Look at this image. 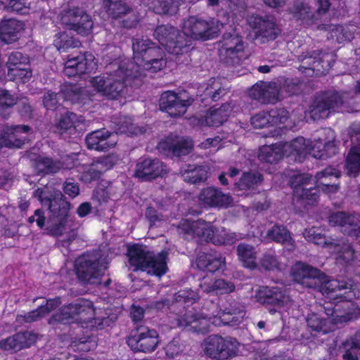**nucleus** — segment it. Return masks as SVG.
I'll return each instance as SVG.
<instances>
[{"instance_id":"nucleus-1","label":"nucleus","mask_w":360,"mask_h":360,"mask_svg":"<svg viewBox=\"0 0 360 360\" xmlns=\"http://www.w3.org/2000/svg\"><path fill=\"white\" fill-rule=\"evenodd\" d=\"M215 311L210 314H202L194 309H186L185 307L176 314V326L188 328V330L198 333H206L210 330V324L215 326L238 325L245 315V309L240 302L229 299L224 309H219L218 305L212 303Z\"/></svg>"},{"instance_id":"nucleus-2","label":"nucleus","mask_w":360,"mask_h":360,"mask_svg":"<svg viewBox=\"0 0 360 360\" xmlns=\"http://www.w3.org/2000/svg\"><path fill=\"white\" fill-rule=\"evenodd\" d=\"M292 271L295 281L307 288H319L322 294L330 299L342 296L343 290H349L347 293L352 292L355 297L360 298V290L354 291L355 287L351 281L327 279L320 270L301 262H297Z\"/></svg>"},{"instance_id":"nucleus-3","label":"nucleus","mask_w":360,"mask_h":360,"mask_svg":"<svg viewBox=\"0 0 360 360\" xmlns=\"http://www.w3.org/2000/svg\"><path fill=\"white\" fill-rule=\"evenodd\" d=\"M340 173L336 169L328 167L317 172L315 178L316 186L308 187L311 180V176L307 174H300L292 177L290 184L293 188L294 199L300 200L306 204H314L319 198L320 189L326 193H335L338 189V185L330 181L332 177L338 179Z\"/></svg>"},{"instance_id":"nucleus-4","label":"nucleus","mask_w":360,"mask_h":360,"mask_svg":"<svg viewBox=\"0 0 360 360\" xmlns=\"http://www.w3.org/2000/svg\"><path fill=\"white\" fill-rule=\"evenodd\" d=\"M43 206L49 211L46 221V230L53 236H60L66 231V219L70 210V203L60 191H50L49 188H38L34 193Z\"/></svg>"},{"instance_id":"nucleus-5","label":"nucleus","mask_w":360,"mask_h":360,"mask_svg":"<svg viewBox=\"0 0 360 360\" xmlns=\"http://www.w3.org/2000/svg\"><path fill=\"white\" fill-rule=\"evenodd\" d=\"M132 49L134 62L122 63H125L127 69L132 70L134 72L138 70L139 77L143 75L145 70L156 72L166 66L164 51L151 40L144 38L134 39Z\"/></svg>"},{"instance_id":"nucleus-6","label":"nucleus","mask_w":360,"mask_h":360,"mask_svg":"<svg viewBox=\"0 0 360 360\" xmlns=\"http://www.w3.org/2000/svg\"><path fill=\"white\" fill-rule=\"evenodd\" d=\"M284 148L285 151L289 150L290 154L297 155L300 158L311 154L315 158L325 159L336 153L334 131L330 128L323 129L313 143L300 136L285 143Z\"/></svg>"},{"instance_id":"nucleus-7","label":"nucleus","mask_w":360,"mask_h":360,"mask_svg":"<svg viewBox=\"0 0 360 360\" xmlns=\"http://www.w3.org/2000/svg\"><path fill=\"white\" fill-rule=\"evenodd\" d=\"M122 63L118 69L93 77L90 82L98 93L110 100H116L124 95L127 82L131 78L139 77V71L134 72Z\"/></svg>"},{"instance_id":"nucleus-8","label":"nucleus","mask_w":360,"mask_h":360,"mask_svg":"<svg viewBox=\"0 0 360 360\" xmlns=\"http://www.w3.org/2000/svg\"><path fill=\"white\" fill-rule=\"evenodd\" d=\"M128 255L130 264L136 269L158 276L164 275L167 270L166 252L155 255L146 246L134 245L129 248Z\"/></svg>"},{"instance_id":"nucleus-9","label":"nucleus","mask_w":360,"mask_h":360,"mask_svg":"<svg viewBox=\"0 0 360 360\" xmlns=\"http://www.w3.org/2000/svg\"><path fill=\"white\" fill-rule=\"evenodd\" d=\"M178 233L187 238H200L205 241H211L215 245L231 244L233 238L222 229L219 231L210 222L200 219L197 221L181 220L178 226Z\"/></svg>"},{"instance_id":"nucleus-10","label":"nucleus","mask_w":360,"mask_h":360,"mask_svg":"<svg viewBox=\"0 0 360 360\" xmlns=\"http://www.w3.org/2000/svg\"><path fill=\"white\" fill-rule=\"evenodd\" d=\"M76 273L78 278L84 284H99L106 269L105 259L100 252L84 255L75 261Z\"/></svg>"},{"instance_id":"nucleus-11","label":"nucleus","mask_w":360,"mask_h":360,"mask_svg":"<svg viewBox=\"0 0 360 360\" xmlns=\"http://www.w3.org/2000/svg\"><path fill=\"white\" fill-rule=\"evenodd\" d=\"M238 346V342L233 338L212 335L205 340L203 350L205 354L211 359L226 360L237 354Z\"/></svg>"},{"instance_id":"nucleus-12","label":"nucleus","mask_w":360,"mask_h":360,"mask_svg":"<svg viewBox=\"0 0 360 360\" xmlns=\"http://www.w3.org/2000/svg\"><path fill=\"white\" fill-rule=\"evenodd\" d=\"M153 35L171 54H184L191 49L190 41L184 39L179 30L173 26L160 25L155 30Z\"/></svg>"},{"instance_id":"nucleus-13","label":"nucleus","mask_w":360,"mask_h":360,"mask_svg":"<svg viewBox=\"0 0 360 360\" xmlns=\"http://www.w3.org/2000/svg\"><path fill=\"white\" fill-rule=\"evenodd\" d=\"M219 29L213 20L206 21L195 16H191L184 20L182 33L184 38L190 41L208 40L217 36Z\"/></svg>"},{"instance_id":"nucleus-14","label":"nucleus","mask_w":360,"mask_h":360,"mask_svg":"<svg viewBox=\"0 0 360 360\" xmlns=\"http://www.w3.org/2000/svg\"><path fill=\"white\" fill-rule=\"evenodd\" d=\"M244 49L242 37L235 31L224 33L222 39L218 42L220 60L231 65L240 63Z\"/></svg>"},{"instance_id":"nucleus-15","label":"nucleus","mask_w":360,"mask_h":360,"mask_svg":"<svg viewBox=\"0 0 360 360\" xmlns=\"http://www.w3.org/2000/svg\"><path fill=\"white\" fill-rule=\"evenodd\" d=\"M94 316L92 302L84 299H79L75 302L63 307L59 312L49 319V324L56 323H68L70 319L79 316L80 319L88 321Z\"/></svg>"},{"instance_id":"nucleus-16","label":"nucleus","mask_w":360,"mask_h":360,"mask_svg":"<svg viewBox=\"0 0 360 360\" xmlns=\"http://www.w3.org/2000/svg\"><path fill=\"white\" fill-rule=\"evenodd\" d=\"M127 342L133 350L148 353L157 348L160 340L155 329L145 325H138L134 327Z\"/></svg>"},{"instance_id":"nucleus-17","label":"nucleus","mask_w":360,"mask_h":360,"mask_svg":"<svg viewBox=\"0 0 360 360\" xmlns=\"http://www.w3.org/2000/svg\"><path fill=\"white\" fill-rule=\"evenodd\" d=\"M347 96V93L340 95L336 91H328L316 97L310 111L311 117L314 120L327 118L331 112L342 106Z\"/></svg>"},{"instance_id":"nucleus-18","label":"nucleus","mask_w":360,"mask_h":360,"mask_svg":"<svg viewBox=\"0 0 360 360\" xmlns=\"http://www.w3.org/2000/svg\"><path fill=\"white\" fill-rule=\"evenodd\" d=\"M60 20L68 29L81 35H88L93 28L91 17L82 8L74 7L64 11Z\"/></svg>"},{"instance_id":"nucleus-19","label":"nucleus","mask_w":360,"mask_h":360,"mask_svg":"<svg viewBox=\"0 0 360 360\" xmlns=\"http://www.w3.org/2000/svg\"><path fill=\"white\" fill-rule=\"evenodd\" d=\"M248 23L255 30L256 39L261 43L275 40L281 33L272 16L252 15L248 19Z\"/></svg>"},{"instance_id":"nucleus-20","label":"nucleus","mask_w":360,"mask_h":360,"mask_svg":"<svg viewBox=\"0 0 360 360\" xmlns=\"http://www.w3.org/2000/svg\"><path fill=\"white\" fill-rule=\"evenodd\" d=\"M330 57L327 53L322 51H312L303 53L298 57L300 62V68L307 70L308 76L313 75H319L323 74L330 68V65L327 59Z\"/></svg>"},{"instance_id":"nucleus-21","label":"nucleus","mask_w":360,"mask_h":360,"mask_svg":"<svg viewBox=\"0 0 360 360\" xmlns=\"http://www.w3.org/2000/svg\"><path fill=\"white\" fill-rule=\"evenodd\" d=\"M280 85L275 82H259L249 91L251 98L262 104H274L281 100Z\"/></svg>"},{"instance_id":"nucleus-22","label":"nucleus","mask_w":360,"mask_h":360,"mask_svg":"<svg viewBox=\"0 0 360 360\" xmlns=\"http://www.w3.org/2000/svg\"><path fill=\"white\" fill-rule=\"evenodd\" d=\"M95 57L89 52L69 56L65 63L63 72L68 77L82 75L91 72L96 68Z\"/></svg>"},{"instance_id":"nucleus-23","label":"nucleus","mask_w":360,"mask_h":360,"mask_svg":"<svg viewBox=\"0 0 360 360\" xmlns=\"http://www.w3.org/2000/svg\"><path fill=\"white\" fill-rule=\"evenodd\" d=\"M193 99L184 98L172 91L164 92L160 99V108L165 111L170 117H179L187 110V108L191 105Z\"/></svg>"},{"instance_id":"nucleus-24","label":"nucleus","mask_w":360,"mask_h":360,"mask_svg":"<svg viewBox=\"0 0 360 360\" xmlns=\"http://www.w3.org/2000/svg\"><path fill=\"white\" fill-rule=\"evenodd\" d=\"M167 172L166 166L157 158L140 160L136 166L134 175L144 181L152 180L162 176Z\"/></svg>"},{"instance_id":"nucleus-25","label":"nucleus","mask_w":360,"mask_h":360,"mask_svg":"<svg viewBox=\"0 0 360 360\" xmlns=\"http://www.w3.org/2000/svg\"><path fill=\"white\" fill-rule=\"evenodd\" d=\"M255 297L260 303L273 304L278 307L287 306L291 302L285 291L278 286L261 287L257 290Z\"/></svg>"},{"instance_id":"nucleus-26","label":"nucleus","mask_w":360,"mask_h":360,"mask_svg":"<svg viewBox=\"0 0 360 360\" xmlns=\"http://www.w3.org/2000/svg\"><path fill=\"white\" fill-rule=\"evenodd\" d=\"M199 200L204 206L210 207L227 208L233 205V200L229 194L214 187H207L202 190Z\"/></svg>"},{"instance_id":"nucleus-27","label":"nucleus","mask_w":360,"mask_h":360,"mask_svg":"<svg viewBox=\"0 0 360 360\" xmlns=\"http://www.w3.org/2000/svg\"><path fill=\"white\" fill-rule=\"evenodd\" d=\"M351 143H357L350 149L346 161V168L349 175L356 176L360 171V130L356 127H352L349 130Z\"/></svg>"},{"instance_id":"nucleus-28","label":"nucleus","mask_w":360,"mask_h":360,"mask_svg":"<svg viewBox=\"0 0 360 360\" xmlns=\"http://www.w3.org/2000/svg\"><path fill=\"white\" fill-rule=\"evenodd\" d=\"M328 222L334 226H339L340 231L345 235L356 234L359 233V217L356 214L345 212L332 213L328 218Z\"/></svg>"},{"instance_id":"nucleus-29","label":"nucleus","mask_w":360,"mask_h":360,"mask_svg":"<svg viewBox=\"0 0 360 360\" xmlns=\"http://www.w3.org/2000/svg\"><path fill=\"white\" fill-rule=\"evenodd\" d=\"M116 135L105 130H97L86 137L88 148L97 151H105L114 147L117 143Z\"/></svg>"},{"instance_id":"nucleus-30","label":"nucleus","mask_w":360,"mask_h":360,"mask_svg":"<svg viewBox=\"0 0 360 360\" xmlns=\"http://www.w3.org/2000/svg\"><path fill=\"white\" fill-rule=\"evenodd\" d=\"M36 340V335L30 332L18 333L0 342V348L11 352H16L30 347Z\"/></svg>"},{"instance_id":"nucleus-31","label":"nucleus","mask_w":360,"mask_h":360,"mask_svg":"<svg viewBox=\"0 0 360 360\" xmlns=\"http://www.w3.org/2000/svg\"><path fill=\"white\" fill-rule=\"evenodd\" d=\"M75 167L69 156L63 158V162L53 160L49 158L39 156L34 162V168L39 174H53L61 169H70Z\"/></svg>"},{"instance_id":"nucleus-32","label":"nucleus","mask_w":360,"mask_h":360,"mask_svg":"<svg viewBox=\"0 0 360 360\" xmlns=\"http://www.w3.org/2000/svg\"><path fill=\"white\" fill-rule=\"evenodd\" d=\"M25 29L22 21L14 18L4 19L0 22V39L6 44L17 41Z\"/></svg>"},{"instance_id":"nucleus-33","label":"nucleus","mask_w":360,"mask_h":360,"mask_svg":"<svg viewBox=\"0 0 360 360\" xmlns=\"http://www.w3.org/2000/svg\"><path fill=\"white\" fill-rule=\"evenodd\" d=\"M350 306L352 304L347 301H342L334 306L330 303L323 307L324 311L320 314L332 321V328H333L335 321H346L351 318Z\"/></svg>"},{"instance_id":"nucleus-34","label":"nucleus","mask_w":360,"mask_h":360,"mask_svg":"<svg viewBox=\"0 0 360 360\" xmlns=\"http://www.w3.org/2000/svg\"><path fill=\"white\" fill-rule=\"evenodd\" d=\"M192 141L189 139L176 137L175 139L167 138L160 143V148L167 150L175 156H181L188 154L192 149Z\"/></svg>"},{"instance_id":"nucleus-35","label":"nucleus","mask_w":360,"mask_h":360,"mask_svg":"<svg viewBox=\"0 0 360 360\" xmlns=\"http://www.w3.org/2000/svg\"><path fill=\"white\" fill-rule=\"evenodd\" d=\"M232 110L229 103H224L217 108H212L205 115L202 124L217 127L227 120Z\"/></svg>"},{"instance_id":"nucleus-36","label":"nucleus","mask_w":360,"mask_h":360,"mask_svg":"<svg viewBox=\"0 0 360 360\" xmlns=\"http://www.w3.org/2000/svg\"><path fill=\"white\" fill-rule=\"evenodd\" d=\"M196 264L200 270L215 272L225 266V258L217 252H202L198 256Z\"/></svg>"},{"instance_id":"nucleus-37","label":"nucleus","mask_w":360,"mask_h":360,"mask_svg":"<svg viewBox=\"0 0 360 360\" xmlns=\"http://www.w3.org/2000/svg\"><path fill=\"white\" fill-rule=\"evenodd\" d=\"M30 130L27 125L6 126L3 131L6 136L7 142H11L9 148H21L24 145L26 137L23 135Z\"/></svg>"},{"instance_id":"nucleus-38","label":"nucleus","mask_w":360,"mask_h":360,"mask_svg":"<svg viewBox=\"0 0 360 360\" xmlns=\"http://www.w3.org/2000/svg\"><path fill=\"white\" fill-rule=\"evenodd\" d=\"M180 174L184 181L198 184L207 179V169L203 165H188L180 169Z\"/></svg>"},{"instance_id":"nucleus-39","label":"nucleus","mask_w":360,"mask_h":360,"mask_svg":"<svg viewBox=\"0 0 360 360\" xmlns=\"http://www.w3.org/2000/svg\"><path fill=\"white\" fill-rule=\"evenodd\" d=\"M202 292L207 294H226L234 291L235 285L233 283L224 279H217L214 281H203L199 284Z\"/></svg>"},{"instance_id":"nucleus-40","label":"nucleus","mask_w":360,"mask_h":360,"mask_svg":"<svg viewBox=\"0 0 360 360\" xmlns=\"http://www.w3.org/2000/svg\"><path fill=\"white\" fill-rule=\"evenodd\" d=\"M182 0H145L144 3L157 14L173 15L178 11Z\"/></svg>"},{"instance_id":"nucleus-41","label":"nucleus","mask_w":360,"mask_h":360,"mask_svg":"<svg viewBox=\"0 0 360 360\" xmlns=\"http://www.w3.org/2000/svg\"><path fill=\"white\" fill-rule=\"evenodd\" d=\"M290 13L295 19L307 25L314 24L318 20L316 13L313 12L307 4L302 1H295L290 8Z\"/></svg>"},{"instance_id":"nucleus-42","label":"nucleus","mask_w":360,"mask_h":360,"mask_svg":"<svg viewBox=\"0 0 360 360\" xmlns=\"http://www.w3.org/2000/svg\"><path fill=\"white\" fill-rule=\"evenodd\" d=\"M267 236L272 240L281 243L288 251L295 248L294 240L290 231L281 225H275L267 232Z\"/></svg>"},{"instance_id":"nucleus-43","label":"nucleus","mask_w":360,"mask_h":360,"mask_svg":"<svg viewBox=\"0 0 360 360\" xmlns=\"http://www.w3.org/2000/svg\"><path fill=\"white\" fill-rule=\"evenodd\" d=\"M103 8L109 16L112 18H120L132 12L122 0H103Z\"/></svg>"},{"instance_id":"nucleus-44","label":"nucleus","mask_w":360,"mask_h":360,"mask_svg":"<svg viewBox=\"0 0 360 360\" xmlns=\"http://www.w3.org/2000/svg\"><path fill=\"white\" fill-rule=\"evenodd\" d=\"M116 134H127L128 135H139L143 134L144 127H136L134 124L131 117L121 115L115 118Z\"/></svg>"},{"instance_id":"nucleus-45","label":"nucleus","mask_w":360,"mask_h":360,"mask_svg":"<svg viewBox=\"0 0 360 360\" xmlns=\"http://www.w3.org/2000/svg\"><path fill=\"white\" fill-rule=\"evenodd\" d=\"M307 326L313 330L327 333L333 330L332 321L323 314L311 313L307 318Z\"/></svg>"},{"instance_id":"nucleus-46","label":"nucleus","mask_w":360,"mask_h":360,"mask_svg":"<svg viewBox=\"0 0 360 360\" xmlns=\"http://www.w3.org/2000/svg\"><path fill=\"white\" fill-rule=\"evenodd\" d=\"M86 91V89L77 85H67L62 89L61 96L72 103L85 104L87 99Z\"/></svg>"},{"instance_id":"nucleus-47","label":"nucleus","mask_w":360,"mask_h":360,"mask_svg":"<svg viewBox=\"0 0 360 360\" xmlns=\"http://www.w3.org/2000/svg\"><path fill=\"white\" fill-rule=\"evenodd\" d=\"M18 97L9 91L0 89V116L7 119L12 113V108L17 104Z\"/></svg>"},{"instance_id":"nucleus-48","label":"nucleus","mask_w":360,"mask_h":360,"mask_svg":"<svg viewBox=\"0 0 360 360\" xmlns=\"http://www.w3.org/2000/svg\"><path fill=\"white\" fill-rule=\"evenodd\" d=\"M342 349L344 360H358L360 356V340L356 333L345 341Z\"/></svg>"},{"instance_id":"nucleus-49","label":"nucleus","mask_w":360,"mask_h":360,"mask_svg":"<svg viewBox=\"0 0 360 360\" xmlns=\"http://www.w3.org/2000/svg\"><path fill=\"white\" fill-rule=\"evenodd\" d=\"M318 28L328 32L330 34L328 37L335 39L338 43L349 41L352 38V33L345 29L342 25L322 24L319 25Z\"/></svg>"},{"instance_id":"nucleus-50","label":"nucleus","mask_w":360,"mask_h":360,"mask_svg":"<svg viewBox=\"0 0 360 360\" xmlns=\"http://www.w3.org/2000/svg\"><path fill=\"white\" fill-rule=\"evenodd\" d=\"M238 255L244 266L248 268H255L256 266L257 252L253 246L241 243L237 248Z\"/></svg>"},{"instance_id":"nucleus-51","label":"nucleus","mask_w":360,"mask_h":360,"mask_svg":"<svg viewBox=\"0 0 360 360\" xmlns=\"http://www.w3.org/2000/svg\"><path fill=\"white\" fill-rule=\"evenodd\" d=\"M331 247H333L334 251L338 254L337 260L339 263L342 264H349L354 260L355 252L350 244L334 240L333 245Z\"/></svg>"},{"instance_id":"nucleus-52","label":"nucleus","mask_w":360,"mask_h":360,"mask_svg":"<svg viewBox=\"0 0 360 360\" xmlns=\"http://www.w3.org/2000/svg\"><path fill=\"white\" fill-rule=\"evenodd\" d=\"M228 89L222 86L220 79H211L209 80L204 94L206 97H210L212 101H217L225 96Z\"/></svg>"},{"instance_id":"nucleus-53","label":"nucleus","mask_w":360,"mask_h":360,"mask_svg":"<svg viewBox=\"0 0 360 360\" xmlns=\"http://www.w3.org/2000/svg\"><path fill=\"white\" fill-rule=\"evenodd\" d=\"M53 45L59 51L65 52L70 48L79 47L80 42L68 36L65 32H59L55 35Z\"/></svg>"},{"instance_id":"nucleus-54","label":"nucleus","mask_w":360,"mask_h":360,"mask_svg":"<svg viewBox=\"0 0 360 360\" xmlns=\"http://www.w3.org/2000/svg\"><path fill=\"white\" fill-rule=\"evenodd\" d=\"M304 238L309 241L319 245L332 246L334 240L328 241L326 239L323 231L319 228L311 227L307 229L303 233Z\"/></svg>"},{"instance_id":"nucleus-55","label":"nucleus","mask_w":360,"mask_h":360,"mask_svg":"<svg viewBox=\"0 0 360 360\" xmlns=\"http://www.w3.org/2000/svg\"><path fill=\"white\" fill-rule=\"evenodd\" d=\"M29 64V58L27 56L19 51H13L8 55V60L6 62V67L8 68V75L11 73L13 69H18L22 67H26Z\"/></svg>"},{"instance_id":"nucleus-56","label":"nucleus","mask_w":360,"mask_h":360,"mask_svg":"<svg viewBox=\"0 0 360 360\" xmlns=\"http://www.w3.org/2000/svg\"><path fill=\"white\" fill-rule=\"evenodd\" d=\"M282 155L278 148L274 146H264L259 149V159L262 162L274 163L281 158Z\"/></svg>"},{"instance_id":"nucleus-57","label":"nucleus","mask_w":360,"mask_h":360,"mask_svg":"<svg viewBox=\"0 0 360 360\" xmlns=\"http://www.w3.org/2000/svg\"><path fill=\"white\" fill-rule=\"evenodd\" d=\"M262 181V176L258 172H248L243 174L238 186L240 190L254 188Z\"/></svg>"},{"instance_id":"nucleus-58","label":"nucleus","mask_w":360,"mask_h":360,"mask_svg":"<svg viewBox=\"0 0 360 360\" xmlns=\"http://www.w3.org/2000/svg\"><path fill=\"white\" fill-rule=\"evenodd\" d=\"M200 297L198 292H194L191 289H184L178 291L175 295L174 299L176 304L181 307L183 303L193 304L198 300Z\"/></svg>"},{"instance_id":"nucleus-59","label":"nucleus","mask_w":360,"mask_h":360,"mask_svg":"<svg viewBox=\"0 0 360 360\" xmlns=\"http://www.w3.org/2000/svg\"><path fill=\"white\" fill-rule=\"evenodd\" d=\"M117 158L113 155L101 157L92 162L93 166L102 174L104 172L111 169L116 163Z\"/></svg>"},{"instance_id":"nucleus-60","label":"nucleus","mask_w":360,"mask_h":360,"mask_svg":"<svg viewBox=\"0 0 360 360\" xmlns=\"http://www.w3.org/2000/svg\"><path fill=\"white\" fill-rule=\"evenodd\" d=\"M11 71V73L8 75L9 79L11 80L20 81L22 83L28 82L32 75L29 64H27L26 67L14 69V70L13 69Z\"/></svg>"},{"instance_id":"nucleus-61","label":"nucleus","mask_w":360,"mask_h":360,"mask_svg":"<svg viewBox=\"0 0 360 360\" xmlns=\"http://www.w3.org/2000/svg\"><path fill=\"white\" fill-rule=\"evenodd\" d=\"M80 122L77 115L74 112H67L63 115L57 124V128L61 131H65L76 127V123Z\"/></svg>"},{"instance_id":"nucleus-62","label":"nucleus","mask_w":360,"mask_h":360,"mask_svg":"<svg viewBox=\"0 0 360 360\" xmlns=\"http://www.w3.org/2000/svg\"><path fill=\"white\" fill-rule=\"evenodd\" d=\"M46 309L39 307L37 309L26 313L24 315H18L17 319L18 321H24L26 323H32L46 316Z\"/></svg>"},{"instance_id":"nucleus-63","label":"nucleus","mask_w":360,"mask_h":360,"mask_svg":"<svg viewBox=\"0 0 360 360\" xmlns=\"http://www.w3.org/2000/svg\"><path fill=\"white\" fill-rule=\"evenodd\" d=\"M268 112L271 125L285 123L289 117L288 112L284 108L271 109Z\"/></svg>"},{"instance_id":"nucleus-64","label":"nucleus","mask_w":360,"mask_h":360,"mask_svg":"<svg viewBox=\"0 0 360 360\" xmlns=\"http://www.w3.org/2000/svg\"><path fill=\"white\" fill-rule=\"evenodd\" d=\"M30 5L29 0H10L8 4V10L20 14H25L28 13Z\"/></svg>"}]
</instances>
